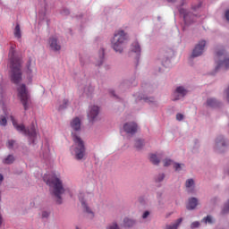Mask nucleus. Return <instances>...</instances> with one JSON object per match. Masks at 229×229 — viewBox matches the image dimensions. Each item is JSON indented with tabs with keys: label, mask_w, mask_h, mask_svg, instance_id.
Masks as SVG:
<instances>
[{
	"label": "nucleus",
	"mask_w": 229,
	"mask_h": 229,
	"mask_svg": "<svg viewBox=\"0 0 229 229\" xmlns=\"http://www.w3.org/2000/svg\"><path fill=\"white\" fill-rule=\"evenodd\" d=\"M201 223H205V225H212L214 221L212 220V217L210 216H208L207 217H204L201 221Z\"/></svg>",
	"instance_id": "33"
},
{
	"label": "nucleus",
	"mask_w": 229,
	"mask_h": 229,
	"mask_svg": "<svg viewBox=\"0 0 229 229\" xmlns=\"http://www.w3.org/2000/svg\"><path fill=\"white\" fill-rule=\"evenodd\" d=\"M215 61L216 64V71H219V69H229V57H227L225 48L216 50Z\"/></svg>",
	"instance_id": "7"
},
{
	"label": "nucleus",
	"mask_w": 229,
	"mask_h": 229,
	"mask_svg": "<svg viewBox=\"0 0 229 229\" xmlns=\"http://www.w3.org/2000/svg\"><path fill=\"white\" fill-rule=\"evenodd\" d=\"M10 120L12 121L13 126L15 128L16 131L21 133V135H25V137H29L30 144H35V140H37V130L35 129L34 123H32L30 127L26 128L24 124L18 123L13 115L10 116Z\"/></svg>",
	"instance_id": "5"
},
{
	"label": "nucleus",
	"mask_w": 229,
	"mask_h": 229,
	"mask_svg": "<svg viewBox=\"0 0 229 229\" xmlns=\"http://www.w3.org/2000/svg\"><path fill=\"white\" fill-rule=\"evenodd\" d=\"M41 216L44 219H47V217H49V212L43 211Z\"/></svg>",
	"instance_id": "42"
},
{
	"label": "nucleus",
	"mask_w": 229,
	"mask_h": 229,
	"mask_svg": "<svg viewBox=\"0 0 229 229\" xmlns=\"http://www.w3.org/2000/svg\"><path fill=\"white\" fill-rule=\"evenodd\" d=\"M89 196H92V194L80 192L79 193V199L81 203V206L84 208V212H86V214H88V216L89 217V219H93L94 211H92V209L87 204V199H88Z\"/></svg>",
	"instance_id": "12"
},
{
	"label": "nucleus",
	"mask_w": 229,
	"mask_h": 229,
	"mask_svg": "<svg viewBox=\"0 0 229 229\" xmlns=\"http://www.w3.org/2000/svg\"><path fill=\"white\" fill-rule=\"evenodd\" d=\"M130 40L128 33L123 30H118L114 33L113 39L111 40V47L119 55L124 51V45Z\"/></svg>",
	"instance_id": "6"
},
{
	"label": "nucleus",
	"mask_w": 229,
	"mask_h": 229,
	"mask_svg": "<svg viewBox=\"0 0 229 229\" xmlns=\"http://www.w3.org/2000/svg\"><path fill=\"white\" fill-rule=\"evenodd\" d=\"M165 56H166V58H169V55H166Z\"/></svg>",
	"instance_id": "51"
},
{
	"label": "nucleus",
	"mask_w": 229,
	"mask_h": 229,
	"mask_svg": "<svg viewBox=\"0 0 229 229\" xmlns=\"http://www.w3.org/2000/svg\"><path fill=\"white\" fill-rule=\"evenodd\" d=\"M105 60V48L103 47H100L98 51V60L96 63V65H103V62Z\"/></svg>",
	"instance_id": "24"
},
{
	"label": "nucleus",
	"mask_w": 229,
	"mask_h": 229,
	"mask_svg": "<svg viewBox=\"0 0 229 229\" xmlns=\"http://www.w3.org/2000/svg\"><path fill=\"white\" fill-rule=\"evenodd\" d=\"M109 94L112 96V98H116L117 99V95H115V91L114 89H109Z\"/></svg>",
	"instance_id": "44"
},
{
	"label": "nucleus",
	"mask_w": 229,
	"mask_h": 229,
	"mask_svg": "<svg viewBox=\"0 0 229 229\" xmlns=\"http://www.w3.org/2000/svg\"><path fill=\"white\" fill-rule=\"evenodd\" d=\"M199 222H198V221H195V222L191 223V229L199 228Z\"/></svg>",
	"instance_id": "41"
},
{
	"label": "nucleus",
	"mask_w": 229,
	"mask_h": 229,
	"mask_svg": "<svg viewBox=\"0 0 229 229\" xmlns=\"http://www.w3.org/2000/svg\"><path fill=\"white\" fill-rule=\"evenodd\" d=\"M70 128L73 140V144L70 148V153L74 160L83 162L87 157V147L85 140L80 136L81 132V120L78 117L73 118L70 123Z\"/></svg>",
	"instance_id": "1"
},
{
	"label": "nucleus",
	"mask_w": 229,
	"mask_h": 229,
	"mask_svg": "<svg viewBox=\"0 0 229 229\" xmlns=\"http://www.w3.org/2000/svg\"><path fill=\"white\" fill-rule=\"evenodd\" d=\"M225 19L229 22V10L225 12Z\"/></svg>",
	"instance_id": "45"
},
{
	"label": "nucleus",
	"mask_w": 229,
	"mask_h": 229,
	"mask_svg": "<svg viewBox=\"0 0 229 229\" xmlns=\"http://www.w3.org/2000/svg\"><path fill=\"white\" fill-rule=\"evenodd\" d=\"M183 119H185V116L182 114L178 113L176 114V121L180 122V121H183Z\"/></svg>",
	"instance_id": "40"
},
{
	"label": "nucleus",
	"mask_w": 229,
	"mask_h": 229,
	"mask_svg": "<svg viewBox=\"0 0 229 229\" xmlns=\"http://www.w3.org/2000/svg\"><path fill=\"white\" fill-rule=\"evenodd\" d=\"M47 47L52 53H60L62 51V41L58 36H51L47 40Z\"/></svg>",
	"instance_id": "9"
},
{
	"label": "nucleus",
	"mask_w": 229,
	"mask_h": 229,
	"mask_svg": "<svg viewBox=\"0 0 229 229\" xmlns=\"http://www.w3.org/2000/svg\"><path fill=\"white\" fill-rule=\"evenodd\" d=\"M189 92H191V90H189V87L182 85L177 86L173 92L172 99L173 101H180V99H183Z\"/></svg>",
	"instance_id": "11"
},
{
	"label": "nucleus",
	"mask_w": 229,
	"mask_h": 229,
	"mask_svg": "<svg viewBox=\"0 0 229 229\" xmlns=\"http://www.w3.org/2000/svg\"><path fill=\"white\" fill-rule=\"evenodd\" d=\"M87 117L89 123H96L99 117V106L96 105L89 106L87 112Z\"/></svg>",
	"instance_id": "14"
},
{
	"label": "nucleus",
	"mask_w": 229,
	"mask_h": 229,
	"mask_svg": "<svg viewBox=\"0 0 229 229\" xmlns=\"http://www.w3.org/2000/svg\"><path fill=\"white\" fill-rule=\"evenodd\" d=\"M93 92H94V88H92V86L90 85L86 86L83 89V94H85V96H90Z\"/></svg>",
	"instance_id": "30"
},
{
	"label": "nucleus",
	"mask_w": 229,
	"mask_h": 229,
	"mask_svg": "<svg viewBox=\"0 0 229 229\" xmlns=\"http://www.w3.org/2000/svg\"><path fill=\"white\" fill-rule=\"evenodd\" d=\"M149 160L152 164H154V165H158L160 164V159L157 154H150Z\"/></svg>",
	"instance_id": "28"
},
{
	"label": "nucleus",
	"mask_w": 229,
	"mask_h": 229,
	"mask_svg": "<svg viewBox=\"0 0 229 229\" xmlns=\"http://www.w3.org/2000/svg\"><path fill=\"white\" fill-rule=\"evenodd\" d=\"M134 146L136 149H138V151H140V149H142L144 146H146V143L144 142V140L138 139L136 140Z\"/></svg>",
	"instance_id": "27"
},
{
	"label": "nucleus",
	"mask_w": 229,
	"mask_h": 229,
	"mask_svg": "<svg viewBox=\"0 0 229 229\" xmlns=\"http://www.w3.org/2000/svg\"><path fill=\"white\" fill-rule=\"evenodd\" d=\"M3 180H4V177L3 176V174H0V183L1 182H3Z\"/></svg>",
	"instance_id": "47"
},
{
	"label": "nucleus",
	"mask_w": 229,
	"mask_h": 229,
	"mask_svg": "<svg viewBox=\"0 0 229 229\" xmlns=\"http://www.w3.org/2000/svg\"><path fill=\"white\" fill-rule=\"evenodd\" d=\"M203 3L199 1L196 4H191V11L189 9L183 8V6H187V0H178L175 4V8L180 14V17L182 19L185 26H191V24H194V22H198V19H199V14L198 12L199 8H201Z\"/></svg>",
	"instance_id": "2"
},
{
	"label": "nucleus",
	"mask_w": 229,
	"mask_h": 229,
	"mask_svg": "<svg viewBox=\"0 0 229 229\" xmlns=\"http://www.w3.org/2000/svg\"><path fill=\"white\" fill-rule=\"evenodd\" d=\"M8 124V120H6V116H0V126H6Z\"/></svg>",
	"instance_id": "36"
},
{
	"label": "nucleus",
	"mask_w": 229,
	"mask_h": 229,
	"mask_svg": "<svg viewBox=\"0 0 229 229\" xmlns=\"http://www.w3.org/2000/svg\"><path fill=\"white\" fill-rule=\"evenodd\" d=\"M43 181L52 191L53 196L56 198V203L62 205V195L65 194V187H64V182L60 175L55 174H45L43 176Z\"/></svg>",
	"instance_id": "3"
},
{
	"label": "nucleus",
	"mask_w": 229,
	"mask_h": 229,
	"mask_svg": "<svg viewBox=\"0 0 229 229\" xmlns=\"http://www.w3.org/2000/svg\"><path fill=\"white\" fill-rule=\"evenodd\" d=\"M207 106L209 108H216V106H219V101L214 98H208L206 101Z\"/></svg>",
	"instance_id": "23"
},
{
	"label": "nucleus",
	"mask_w": 229,
	"mask_h": 229,
	"mask_svg": "<svg viewBox=\"0 0 229 229\" xmlns=\"http://www.w3.org/2000/svg\"><path fill=\"white\" fill-rule=\"evenodd\" d=\"M205 46H207V41H199V43L195 46L192 51L191 57L198 58V56H201V55H203V53L205 52Z\"/></svg>",
	"instance_id": "16"
},
{
	"label": "nucleus",
	"mask_w": 229,
	"mask_h": 229,
	"mask_svg": "<svg viewBox=\"0 0 229 229\" xmlns=\"http://www.w3.org/2000/svg\"><path fill=\"white\" fill-rule=\"evenodd\" d=\"M2 162L3 164L10 165L11 164H13L15 162V156L10 154L6 157H4Z\"/></svg>",
	"instance_id": "25"
},
{
	"label": "nucleus",
	"mask_w": 229,
	"mask_h": 229,
	"mask_svg": "<svg viewBox=\"0 0 229 229\" xmlns=\"http://www.w3.org/2000/svg\"><path fill=\"white\" fill-rule=\"evenodd\" d=\"M47 24H49V21H47Z\"/></svg>",
	"instance_id": "52"
},
{
	"label": "nucleus",
	"mask_w": 229,
	"mask_h": 229,
	"mask_svg": "<svg viewBox=\"0 0 229 229\" xmlns=\"http://www.w3.org/2000/svg\"><path fill=\"white\" fill-rule=\"evenodd\" d=\"M66 106H69V99L63 100V105L59 106V110H64Z\"/></svg>",
	"instance_id": "35"
},
{
	"label": "nucleus",
	"mask_w": 229,
	"mask_h": 229,
	"mask_svg": "<svg viewBox=\"0 0 229 229\" xmlns=\"http://www.w3.org/2000/svg\"><path fill=\"white\" fill-rule=\"evenodd\" d=\"M168 3H176V0H166Z\"/></svg>",
	"instance_id": "48"
},
{
	"label": "nucleus",
	"mask_w": 229,
	"mask_h": 229,
	"mask_svg": "<svg viewBox=\"0 0 229 229\" xmlns=\"http://www.w3.org/2000/svg\"><path fill=\"white\" fill-rule=\"evenodd\" d=\"M185 189H186V192H188V194H195L196 193V181H194V179H192V178L187 179L185 182Z\"/></svg>",
	"instance_id": "19"
},
{
	"label": "nucleus",
	"mask_w": 229,
	"mask_h": 229,
	"mask_svg": "<svg viewBox=\"0 0 229 229\" xmlns=\"http://www.w3.org/2000/svg\"><path fill=\"white\" fill-rule=\"evenodd\" d=\"M9 60L11 62L10 78L12 83L19 85L22 81V70L21 69V58L15 55V48L11 47L9 50Z\"/></svg>",
	"instance_id": "4"
},
{
	"label": "nucleus",
	"mask_w": 229,
	"mask_h": 229,
	"mask_svg": "<svg viewBox=\"0 0 229 229\" xmlns=\"http://www.w3.org/2000/svg\"><path fill=\"white\" fill-rule=\"evenodd\" d=\"M13 33L15 38L19 39L22 37V33L21 32V25H19V23L16 24Z\"/></svg>",
	"instance_id": "29"
},
{
	"label": "nucleus",
	"mask_w": 229,
	"mask_h": 229,
	"mask_svg": "<svg viewBox=\"0 0 229 229\" xmlns=\"http://www.w3.org/2000/svg\"><path fill=\"white\" fill-rule=\"evenodd\" d=\"M1 90H3L2 89H0V92H1Z\"/></svg>",
	"instance_id": "54"
},
{
	"label": "nucleus",
	"mask_w": 229,
	"mask_h": 229,
	"mask_svg": "<svg viewBox=\"0 0 229 229\" xmlns=\"http://www.w3.org/2000/svg\"><path fill=\"white\" fill-rule=\"evenodd\" d=\"M61 13L64 16H67V15H69V13H71V11H69L68 8H63L61 11Z\"/></svg>",
	"instance_id": "39"
},
{
	"label": "nucleus",
	"mask_w": 229,
	"mask_h": 229,
	"mask_svg": "<svg viewBox=\"0 0 229 229\" xmlns=\"http://www.w3.org/2000/svg\"><path fill=\"white\" fill-rule=\"evenodd\" d=\"M40 21H46V13H39Z\"/></svg>",
	"instance_id": "43"
},
{
	"label": "nucleus",
	"mask_w": 229,
	"mask_h": 229,
	"mask_svg": "<svg viewBox=\"0 0 229 229\" xmlns=\"http://www.w3.org/2000/svg\"><path fill=\"white\" fill-rule=\"evenodd\" d=\"M185 167L184 164L180 163H174V169L177 171V173H180V171H182V169Z\"/></svg>",
	"instance_id": "32"
},
{
	"label": "nucleus",
	"mask_w": 229,
	"mask_h": 229,
	"mask_svg": "<svg viewBox=\"0 0 229 229\" xmlns=\"http://www.w3.org/2000/svg\"><path fill=\"white\" fill-rule=\"evenodd\" d=\"M199 200L196 197H191L188 199V204L186 206L187 210H195L198 207Z\"/></svg>",
	"instance_id": "21"
},
{
	"label": "nucleus",
	"mask_w": 229,
	"mask_h": 229,
	"mask_svg": "<svg viewBox=\"0 0 229 229\" xmlns=\"http://www.w3.org/2000/svg\"><path fill=\"white\" fill-rule=\"evenodd\" d=\"M164 180H165V173L158 174L155 177V182H157V183H160V182H164Z\"/></svg>",
	"instance_id": "31"
},
{
	"label": "nucleus",
	"mask_w": 229,
	"mask_h": 229,
	"mask_svg": "<svg viewBox=\"0 0 229 229\" xmlns=\"http://www.w3.org/2000/svg\"><path fill=\"white\" fill-rule=\"evenodd\" d=\"M228 147V140L225 136L219 135L215 140V145L213 147L216 153H224L225 149Z\"/></svg>",
	"instance_id": "10"
},
{
	"label": "nucleus",
	"mask_w": 229,
	"mask_h": 229,
	"mask_svg": "<svg viewBox=\"0 0 229 229\" xmlns=\"http://www.w3.org/2000/svg\"><path fill=\"white\" fill-rule=\"evenodd\" d=\"M163 164H164V166H165V167H169V165H171V164H173V159H171V158H165V159L163 161Z\"/></svg>",
	"instance_id": "37"
},
{
	"label": "nucleus",
	"mask_w": 229,
	"mask_h": 229,
	"mask_svg": "<svg viewBox=\"0 0 229 229\" xmlns=\"http://www.w3.org/2000/svg\"><path fill=\"white\" fill-rule=\"evenodd\" d=\"M150 214H151V213H150L148 210L144 211L143 214H142V216H141V219H143V220L148 219V217H149Z\"/></svg>",
	"instance_id": "38"
},
{
	"label": "nucleus",
	"mask_w": 229,
	"mask_h": 229,
	"mask_svg": "<svg viewBox=\"0 0 229 229\" xmlns=\"http://www.w3.org/2000/svg\"><path fill=\"white\" fill-rule=\"evenodd\" d=\"M81 64H83V59L82 58H81Z\"/></svg>",
	"instance_id": "49"
},
{
	"label": "nucleus",
	"mask_w": 229,
	"mask_h": 229,
	"mask_svg": "<svg viewBox=\"0 0 229 229\" xmlns=\"http://www.w3.org/2000/svg\"><path fill=\"white\" fill-rule=\"evenodd\" d=\"M18 90V97L20 98L24 110L30 109V103H31V100L30 98V92L28 91V89L26 88V84H21L17 88Z\"/></svg>",
	"instance_id": "8"
},
{
	"label": "nucleus",
	"mask_w": 229,
	"mask_h": 229,
	"mask_svg": "<svg viewBox=\"0 0 229 229\" xmlns=\"http://www.w3.org/2000/svg\"><path fill=\"white\" fill-rule=\"evenodd\" d=\"M136 101H145V103H148V105H151L152 106H157V100H155L154 98H148V97H144L143 95H141L140 93H136L133 95Z\"/></svg>",
	"instance_id": "18"
},
{
	"label": "nucleus",
	"mask_w": 229,
	"mask_h": 229,
	"mask_svg": "<svg viewBox=\"0 0 229 229\" xmlns=\"http://www.w3.org/2000/svg\"><path fill=\"white\" fill-rule=\"evenodd\" d=\"M106 229H121V228L119 227V225L117 224V222H113L109 224Z\"/></svg>",
	"instance_id": "34"
},
{
	"label": "nucleus",
	"mask_w": 229,
	"mask_h": 229,
	"mask_svg": "<svg viewBox=\"0 0 229 229\" xmlns=\"http://www.w3.org/2000/svg\"><path fill=\"white\" fill-rule=\"evenodd\" d=\"M25 74L29 83H31V81H33V78L37 76V66L34 62H31V59H29L26 64Z\"/></svg>",
	"instance_id": "13"
},
{
	"label": "nucleus",
	"mask_w": 229,
	"mask_h": 229,
	"mask_svg": "<svg viewBox=\"0 0 229 229\" xmlns=\"http://www.w3.org/2000/svg\"><path fill=\"white\" fill-rule=\"evenodd\" d=\"M6 146L8 148V149H17V148H19V144L17 143V141L15 140H8Z\"/></svg>",
	"instance_id": "26"
},
{
	"label": "nucleus",
	"mask_w": 229,
	"mask_h": 229,
	"mask_svg": "<svg viewBox=\"0 0 229 229\" xmlns=\"http://www.w3.org/2000/svg\"><path fill=\"white\" fill-rule=\"evenodd\" d=\"M51 156V149L49 148L48 144H45L41 147V151L39 153L40 158H44V160H47Z\"/></svg>",
	"instance_id": "20"
},
{
	"label": "nucleus",
	"mask_w": 229,
	"mask_h": 229,
	"mask_svg": "<svg viewBox=\"0 0 229 229\" xmlns=\"http://www.w3.org/2000/svg\"><path fill=\"white\" fill-rule=\"evenodd\" d=\"M123 130L127 135L133 136L137 133L139 125L134 122H128L123 124Z\"/></svg>",
	"instance_id": "15"
},
{
	"label": "nucleus",
	"mask_w": 229,
	"mask_h": 229,
	"mask_svg": "<svg viewBox=\"0 0 229 229\" xmlns=\"http://www.w3.org/2000/svg\"><path fill=\"white\" fill-rule=\"evenodd\" d=\"M169 53H173V50L170 49V50H169Z\"/></svg>",
	"instance_id": "50"
},
{
	"label": "nucleus",
	"mask_w": 229,
	"mask_h": 229,
	"mask_svg": "<svg viewBox=\"0 0 229 229\" xmlns=\"http://www.w3.org/2000/svg\"><path fill=\"white\" fill-rule=\"evenodd\" d=\"M157 198H158V199L162 198V191L157 192Z\"/></svg>",
	"instance_id": "46"
},
{
	"label": "nucleus",
	"mask_w": 229,
	"mask_h": 229,
	"mask_svg": "<svg viewBox=\"0 0 229 229\" xmlns=\"http://www.w3.org/2000/svg\"><path fill=\"white\" fill-rule=\"evenodd\" d=\"M131 53H134L136 55V60H139L140 58V54L142 53V47H140V43L139 41L135 40L131 44L130 47Z\"/></svg>",
	"instance_id": "17"
},
{
	"label": "nucleus",
	"mask_w": 229,
	"mask_h": 229,
	"mask_svg": "<svg viewBox=\"0 0 229 229\" xmlns=\"http://www.w3.org/2000/svg\"><path fill=\"white\" fill-rule=\"evenodd\" d=\"M157 19H158V21H160V17H158Z\"/></svg>",
	"instance_id": "53"
},
{
	"label": "nucleus",
	"mask_w": 229,
	"mask_h": 229,
	"mask_svg": "<svg viewBox=\"0 0 229 229\" xmlns=\"http://www.w3.org/2000/svg\"><path fill=\"white\" fill-rule=\"evenodd\" d=\"M135 225H137L136 219L129 218V217H125L123 219V226H125V228H131L135 226Z\"/></svg>",
	"instance_id": "22"
}]
</instances>
